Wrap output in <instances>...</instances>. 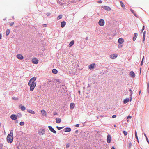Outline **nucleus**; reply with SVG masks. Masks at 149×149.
<instances>
[{"mask_svg": "<svg viewBox=\"0 0 149 149\" xmlns=\"http://www.w3.org/2000/svg\"><path fill=\"white\" fill-rule=\"evenodd\" d=\"M132 145V143L131 142H130L129 143V147L130 148H131V147Z\"/></svg>", "mask_w": 149, "mask_h": 149, "instance_id": "36", "label": "nucleus"}, {"mask_svg": "<svg viewBox=\"0 0 149 149\" xmlns=\"http://www.w3.org/2000/svg\"><path fill=\"white\" fill-rule=\"evenodd\" d=\"M144 135L145 136V137L146 138V140L147 142L149 144V141L147 137L146 136V135L145 134H144Z\"/></svg>", "mask_w": 149, "mask_h": 149, "instance_id": "29", "label": "nucleus"}, {"mask_svg": "<svg viewBox=\"0 0 149 149\" xmlns=\"http://www.w3.org/2000/svg\"><path fill=\"white\" fill-rule=\"evenodd\" d=\"M48 128L51 131L54 133L56 134V131L54 130V129L52 128L51 126H49Z\"/></svg>", "mask_w": 149, "mask_h": 149, "instance_id": "7", "label": "nucleus"}, {"mask_svg": "<svg viewBox=\"0 0 149 149\" xmlns=\"http://www.w3.org/2000/svg\"><path fill=\"white\" fill-rule=\"evenodd\" d=\"M131 10V11L134 14V15L136 16V17H137V16L136 15V14H135L134 13V10Z\"/></svg>", "mask_w": 149, "mask_h": 149, "instance_id": "35", "label": "nucleus"}, {"mask_svg": "<svg viewBox=\"0 0 149 149\" xmlns=\"http://www.w3.org/2000/svg\"><path fill=\"white\" fill-rule=\"evenodd\" d=\"M2 148V147H1V148H0V149H3Z\"/></svg>", "mask_w": 149, "mask_h": 149, "instance_id": "60", "label": "nucleus"}, {"mask_svg": "<svg viewBox=\"0 0 149 149\" xmlns=\"http://www.w3.org/2000/svg\"><path fill=\"white\" fill-rule=\"evenodd\" d=\"M131 116H129L128 117H127V119H128V118H131Z\"/></svg>", "mask_w": 149, "mask_h": 149, "instance_id": "44", "label": "nucleus"}, {"mask_svg": "<svg viewBox=\"0 0 149 149\" xmlns=\"http://www.w3.org/2000/svg\"><path fill=\"white\" fill-rule=\"evenodd\" d=\"M13 139V130H11L10 131V133L7 136V140L9 143H11L12 142Z\"/></svg>", "mask_w": 149, "mask_h": 149, "instance_id": "2", "label": "nucleus"}, {"mask_svg": "<svg viewBox=\"0 0 149 149\" xmlns=\"http://www.w3.org/2000/svg\"><path fill=\"white\" fill-rule=\"evenodd\" d=\"M144 28H145V26H143V28H142V31H143V30L144 29Z\"/></svg>", "mask_w": 149, "mask_h": 149, "instance_id": "45", "label": "nucleus"}, {"mask_svg": "<svg viewBox=\"0 0 149 149\" xmlns=\"http://www.w3.org/2000/svg\"><path fill=\"white\" fill-rule=\"evenodd\" d=\"M114 127H116V125H114Z\"/></svg>", "mask_w": 149, "mask_h": 149, "instance_id": "59", "label": "nucleus"}, {"mask_svg": "<svg viewBox=\"0 0 149 149\" xmlns=\"http://www.w3.org/2000/svg\"><path fill=\"white\" fill-rule=\"evenodd\" d=\"M37 79L36 77H34L31 78L28 83V85L30 86V90L31 91H32L35 88L36 83L35 82Z\"/></svg>", "mask_w": 149, "mask_h": 149, "instance_id": "1", "label": "nucleus"}, {"mask_svg": "<svg viewBox=\"0 0 149 149\" xmlns=\"http://www.w3.org/2000/svg\"><path fill=\"white\" fill-rule=\"evenodd\" d=\"M45 131L43 129L41 131L39 132V134L41 135H43L45 133Z\"/></svg>", "mask_w": 149, "mask_h": 149, "instance_id": "25", "label": "nucleus"}, {"mask_svg": "<svg viewBox=\"0 0 149 149\" xmlns=\"http://www.w3.org/2000/svg\"><path fill=\"white\" fill-rule=\"evenodd\" d=\"M145 32H144L143 33V36H144V35H145Z\"/></svg>", "mask_w": 149, "mask_h": 149, "instance_id": "54", "label": "nucleus"}, {"mask_svg": "<svg viewBox=\"0 0 149 149\" xmlns=\"http://www.w3.org/2000/svg\"><path fill=\"white\" fill-rule=\"evenodd\" d=\"M74 40H72L71 41L70 43H69V47H71L72 46L73 44L74 43Z\"/></svg>", "mask_w": 149, "mask_h": 149, "instance_id": "20", "label": "nucleus"}, {"mask_svg": "<svg viewBox=\"0 0 149 149\" xmlns=\"http://www.w3.org/2000/svg\"><path fill=\"white\" fill-rule=\"evenodd\" d=\"M56 122L57 123H59L61 122V119L58 118H56Z\"/></svg>", "mask_w": 149, "mask_h": 149, "instance_id": "21", "label": "nucleus"}, {"mask_svg": "<svg viewBox=\"0 0 149 149\" xmlns=\"http://www.w3.org/2000/svg\"><path fill=\"white\" fill-rule=\"evenodd\" d=\"M62 17V15H59L57 17V20H59L60 19H61Z\"/></svg>", "mask_w": 149, "mask_h": 149, "instance_id": "28", "label": "nucleus"}, {"mask_svg": "<svg viewBox=\"0 0 149 149\" xmlns=\"http://www.w3.org/2000/svg\"><path fill=\"white\" fill-rule=\"evenodd\" d=\"M135 136L136 138L137 139V140H138V137L137 135H135Z\"/></svg>", "mask_w": 149, "mask_h": 149, "instance_id": "46", "label": "nucleus"}, {"mask_svg": "<svg viewBox=\"0 0 149 149\" xmlns=\"http://www.w3.org/2000/svg\"><path fill=\"white\" fill-rule=\"evenodd\" d=\"M130 75L132 77H135V75L133 71H131L130 73Z\"/></svg>", "mask_w": 149, "mask_h": 149, "instance_id": "16", "label": "nucleus"}, {"mask_svg": "<svg viewBox=\"0 0 149 149\" xmlns=\"http://www.w3.org/2000/svg\"><path fill=\"white\" fill-rule=\"evenodd\" d=\"M14 23L13 22H11L10 24V26H12L14 24Z\"/></svg>", "mask_w": 149, "mask_h": 149, "instance_id": "38", "label": "nucleus"}, {"mask_svg": "<svg viewBox=\"0 0 149 149\" xmlns=\"http://www.w3.org/2000/svg\"><path fill=\"white\" fill-rule=\"evenodd\" d=\"M135 135H137L136 131V132H135Z\"/></svg>", "mask_w": 149, "mask_h": 149, "instance_id": "53", "label": "nucleus"}, {"mask_svg": "<svg viewBox=\"0 0 149 149\" xmlns=\"http://www.w3.org/2000/svg\"><path fill=\"white\" fill-rule=\"evenodd\" d=\"M43 26L44 27H46L47 26V25L46 24H44L43 25Z\"/></svg>", "mask_w": 149, "mask_h": 149, "instance_id": "50", "label": "nucleus"}, {"mask_svg": "<svg viewBox=\"0 0 149 149\" xmlns=\"http://www.w3.org/2000/svg\"><path fill=\"white\" fill-rule=\"evenodd\" d=\"M137 141H138V143H139V140H137Z\"/></svg>", "mask_w": 149, "mask_h": 149, "instance_id": "58", "label": "nucleus"}, {"mask_svg": "<svg viewBox=\"0 0 149 149\" xmlns=\"http://www.w3.org/2000/svg\"><path fill=\"white\" fill-rule=\"evenodd\" d=\"M3 146V145L2 144H0V147H2Z\"/></svg>", "mask_w": 149, "mask_h": 149, "instance_id": "48", "label": "nucleus"}, {"mask_svg": "<svg viewBox=\"0 0 149 149\" xmlns=\"http://www.w3.org/2000/svg\"><path fill=\"white\" fill-rule=\"evenodd\" d=\"M97 2L99 3H102V1H99Z\"/></svg>", "mask_w": 149, "mask_h": 149, "instance_id": "41", "label": "nucleus"}, {"mask_svg": "<svg viewBox=\"0 0 149 149\" xmlns=\"http://www.w3.org/2000/svg\"><path fill=\"white\" fill-rule=\"evenodd\" d=\"M27 111L28 112L32 114H34L35 113V112L32 110L29 109L27 110Z\"/></svg>", "mask_w": 149, "mask_h": 149, "instance_id": "22", "label": "nucleus"}, {"mask_svg": "<svg viewBox=\"0 0 149 149\" xmlns=\"http://www.w3.org/2000/svg\"><path fill=\"white\" fill-rule=\"evenodd\" d=\"M118 56V55L116 54H113L110 56V58L112 59H114Z\"/></svg>", "mask_w": 149, "mask_h": 149, "instance_id": "6", "label": "nucleus"}, {"mask_svg": "<svg viewBox=\"0 0 149 149\" xmlns=\"http://www.w3.org/2000/svg\"><path fill=\"white\" fill-rule=\"evenodd\" d=\"M24 124V122H21L20 123V125L21 126H23Z\"/></svg>", "mask_w": 149, "mask_h": 149, "instance_id": "30", "label": "nucleus"}, {"mask_svg": "<svg viewBox=\"0 0 149 149\" xmlns=\"http://www.w3.org/2000/svg\"><path fill=\"white\" fill-rule=\"evenodd\" d=\"M148 85V93H149V83L148 82L147 83Z\"/></svg>", "mask_w": 149, "mask_h": 149, "instance_id": "34", "label": "nucleus"}, {"mask_svg": "<svg viewBox=\"0 0 149 149\" xmlns=\"http://www.w3.org/2000/svg\"><path fill=\"white\" fill-rule=\"evenodd\" d=\"M57 113L56 112H54L53 113V114L54 115H57Z\"/></svg>", "mask_w": 149, "mask_h": 149, "instance_id": "42", "label": "nucleus"}, {"mask_svg": "<svg viewBox=\"0 0 149 149\" xmlns=\"http://www.w3.org/2000/svg\"><path fill=\"white\" fill-rule=\"evenodd\" d=\"M2 37V35L1 33H0V39H1V38Z\"/></svg>", "mask_w": 149, "mask_h": 149, "instance_id": "49", "label": "nucleus"}, {"mask_svg": "<svg viewBox=\"0 0 149 149\" xmlns=\"http://www.w3.org/2000/svg\"><path fill=\"white\" fill-rule=\"evenodd\" d=\"M137 36V34L135 33L134 34V36L133 38V40L134 41L136 40Z\"/></svg>", "mask_w": 149, "mask_h": 149, "instance_id": "15", "label": "nucleus"}, {"mask_svg": "<svg viewBox=\"0 0 149 149\" xmlns=\"http://www.w3.org/2000/svg\"><path fill=\"white\" fill-rule=\"evenodd\" d=\"M76 127H79V124H77L75 125Z\"/></svg>", "mask_w": 149, "mask_h": 149, "instance_id": "47", "label": "nucleus"}, {"mask_svg": "<svg viewBox=\"0 0 149 149\" xmlns=\"http://www.w3.org/2000/svg\"><path fill=\"white\" fill-rule=\"evenodd\" d=\"M52 72L54 74H56L58 72V71L57 70L54 69L52 70Z\"/></svg>", "mask_w": 149, "mask_h": 149, "instance_id": "23", "label": "nucleus"}, {"mask_svg": "<svg viewBox=\"0 0 149 149\" xmlns=\"http://www.w3.org/2000/svg\"><path fill=\"white\" fill-rule=\"evenodd\" d=\"M66 25V22L65 21H63L61 22V26L62 28L64 27Z\"/></svg>", "mask_w": 149, "mask_h": 149, "instance_id": "14", "label": "nucleus"}, {"mask_svg": "<svg viewBox=\"0 0 149 149\" xmlns=\"http://www.w3.org/2000/svg\"><path fill=\"white\" fill-rule=\"evenodd\" d=\"M17 57L20 60H22L24 58L23 56L21 54H18L17 55Z\"/></svg>", "mask_w": 149, "mask_h": 149, "instance_id": "8", "label": "nucleus"}, {"mask_svg": "<svg viewBox=\"0 0 149 149\" xmlns=\"http://www.w3.org/2000/svg\"><path fill=\"white\" fill-rule=\"evenodd\" d=\"M32 62L33 64H37L38 62V60L36 58L32 59Z\"/></svg>", "mask_w": 149, "mask_h": 149, "instance_id": "5", "label": "nucleus"}, {"mask_svg": "<svg viewBox=\"0 0 149 149\" xmlns=\"http://www.w3.org/2000/svg\"><path fill=\"white\" fill-rule=\"evenodd\" d=\"M129 101V98H127L125 99L124 100L123 102L124 104H126Z\"/></svg>", "mask_w": 149, "mask_h": 149, "instance_id": "24", "label": "nucleus"}, {"mask_svg": "<svg viewBox=\"0 0 149 149\" xmlns=\"http://www.w3.org/2000/svg\"><path fill=\"white\" fill-rule=\"evenodd\" d=\"M131 92H132V90H131V89H130L129 90Z\"/></svg>", "mask_w": 149, "mask_h": 149, "instance_id": "56", "label": "nucleus"}, {"mask_svg": "<svg viewBox=\"0 0 149 149\" xmlns=\"http://www.w3.org/2000/svg\"><path fill=\"white\" fill-rule=\"evenodd\" d=\"M144 58V56L143 57V59H142V60L141 62V66H142L143 65V64Z\"/></svg>", "mask_w": 149, "mask_h": 149, "instance_id": "33", "label": "nucleus"}, {"mask_svg": "<svg viewBox=\"0 0 149 149\" xmlns=\"http://www.w3.org/2000/svg\"><path fill=\"white\" fill-rule=\"evenodd\" d=\"M70 107L71 109H73L75 107V104L73 103H71L70 104Z\"/></svg>", "mask_w": 149, "mask_h": 149, "instance_id": "12", "label": "nucleus"}, {"mask_svg": "<svg viewBox=\"0 0 149 149\" xmlns=\"http://www.w3.org/2000/svg\"><path fill=\"white\" fill-rule=\"evenodd\" d=\"M51 14V13H47V14H46V15L47 16H50V15Z\"/></svg>", "mask_w": 149, "mask_h": 149, "instance_id": "39", "label": "nucleus"}, {"mask_svg": "<svg viewBox=\"0 0 149 149\" xmlns=\"http://www.w3.org/2000/svg\"><path fill=\"white\" fill-rule=\"evenodd\" d=\"M118 42L120 44H122L124 42V40L122 38H120L118 39Z\"/></svg>", "mask_w": 149, "mask_h": 149, "instance_id": "11", "label": "nucleus"}, {"mask_svg": "<svg viewBox=\"0 0 149 149\" xmlns=\"http://www.w3.org/2000/svg\"><path fill=\"white\" fill-rule=\"evenodd\" d=\"M20 109L22 111H24L25 110L26 108L24 106H22V105H20L19 106V107H20Z\"/></svg>", "mask_w": 149, "mask_h": 149, "instance_id": "17", "label": "nucleus"}, {"mask_svg": "<svg viewBox=\"0 0 149 149\" xmlns=\"http://www.w3.org/2000/svg\"><path fill=\"white\" fill-rule=\"evenodd\" d=\"M122 45H120V46L119 45H118V47L119 48L121 47H122Z\"/></svg>", "mask_w": 149, "mask_h": 149, "instance_id": "51", "label": "nucleus"}, {"mask_svg": "<svg viewBox=\"0 0 149 149\" xmlns=\"http://www.w3.org/2000/svg\"><path fill=\"white\" fill-rule=\"evenodd\" d=\"M103 8L107 11H110L111 10V8L107 6H104Z\"/></svg>", "mask_w": 149, "mask_h": 149, "instance_id": "13", "label": "nucleus"}, {"mask_svg": "<svg viewBox=\"0 0 149 149\" xmlns=\"http://www.w3.org/2000/svg\"><path fill=\"white\" fill-rule=\"evenodd\" d=\"M145 35H144V36H143V42H144L145 41Z\"/></svg>", "mask_w": 149, "mask_h": 149, "instance_id": "37", "label": "nucleus"}, {"mask_svg": "<svg viewBox=\"0 0 149 149\" xmlns=\"http://www.w3.org/2000/svg\"><path fill=\"white\" fill-rule=\"evenodd\" d=\"M105 22L104 21L103 19H100L98 22V24L99 25L101 26H104V24Z\"/></svg>", "mask_w": 149, "mask_h": 149, "instance_id": "3", "label": "nucleus"}, {"mask_svg": "<svg viewBox=\"0 0 149 149\" xmlns=\"http://www.w3.org/2000/svg\"><path fill=\"white\" fill-rule=\"evenodd\" d=\"M71 130L70 128L67 127L65 129V132H70L71 131Z\"/></svg>", "mask_w": 149, "mask_h": 149, "instance_id": "19", "label": "nucleus"}, {"mask_svg": "<svg viewBox=\"0 0 149 149\" xmlns=\"http://www.w3.org/2000/svg\"><path fill=\"white\" fill-rule=\"evenodd\" d=\"M131 100H132V99L131 98L130 100V101H131Z\"/></svg>", "mask_w": 149, "mask_h": 149, "instance_id": "62", "label": "nucleus"}, {"mask_svg": "<svg viewBox=\"0 0 149 149\" xmlns=\"http://www.w3.org/2000/svg\"><path fill=\"white\" fill-rule=\"evenodd\" d=\"M78 132V131H76V132Z\"/></svg>", "mask_w": 149, "mask_h": 149, "instance_id": "61", "label": "nucleus"}, {"mask_svg": "<svg viewBox=\"0 0 149 149\" xmlns=\"http://www.w3.org/2000/svg\"><path fill=\"white\" fill-rule=\"evenodd\" d=\"M41 112L42 114H44V116H46L47 115V113L44 110H41Z\"/></svg>", "mask_w": 149, "mask_h": 149, "instance_id": "18", "label": "nucleus"}, {"mask_svg": "<svg viewBox=\"0 0 149 149\" xmlns=\"http://www.w3.org/2000/svg\"><path fill=\"white\" fill-rule=\"evenodd\" d=\"M95 65V63H93L90 64L89 66V68L90 70L93 69L94 68Z\"/></svg>", "mask_w": 149, "mask_h": 149, "instance_id": "10", "label": "nucleus"}, {"mask_svg": "<svg viewBox=\"0 0 149 149\" xmlns=\"http://www.w3.org/2000/svg\"><path fill=\"white\" fill-rule=\"evenodd\" d=\"M123 133H124V134L125 136H126L127 135V132L125 131H123Z\"/></svg>", "mask_w": 149, "mask_h": 149, "instance_id": "32", "label": "nucleus"}, {"mask_svg": "<svg viewBox=\"0 0 149 149\" xmlns=\"http://www.w3.org/2000/svg\"><path fill=\"white\" fill-rule=\"evenodd\" d=\"M56 127L58 130H60L63 128L64 127H58V126H57Z\"/></svg>", "mask_w": 149, "mask_h": 149, "instance_id": "31", "label": "nucleus"}, {"mask_svg": "<svg viewBox=\"0 0 149 149\" xmlns=\"http://www.w3.org/2000/svg\"><path fill=\"white\" fill-rule=\"evenodd\" d=\"M17 116L15 115H12L10 116L11 118L13 120H15L17 118Z\"/></svg>", "mask_w": 149, "mask_h": 149, "instance_id": "9", "label": "nucleus"}, {"mask_svg": "<svg viewBox=\"0 0 149 149\" xmlns=\"http://www.w3.org/2000/svg\"><path fill=\"white\" fill-rule=\"evenodd\" d=\"M10 33V30L9 29H8L6 31V35H8Z\"/></svg>", "mask_w": 149, "mask_h": 149, "instance_id": "27", "label": "nucleus"}, {"mask_svg": "<svg viewBox=\"0 0 149 149\" xmlns=\"http://www.w3.org/2000/svg\"><path fill=\"white\" fill-rule=\"evenodd\" d=\"M15 99V98H13V100H14Z\"/></svg>", "mask_w": 149, "mask_h": 149, "instance_id": "57", "label": "nucleus"}, {"mask_svg": "<svg viewBox=\"0 0 149 149\" xmlns=\"http://www.w3.org/2000/svg\"><path fill=\"white\" fill-rule=\"evenodd\" d=\"M69 146H70L69 144L68 143L66 145V148H68L69 147Z\"/></svg>", "mask_w": 149, "mask_h": 149, "instance_id": "40", "label": "nucleus"}, {"mask_svg": "<svg viewBox=\"0 0 149 149\" xmlns=\"http://www.w3.org/2000/svg\"><path fill=\"white\" fill-rule=\"evenodd\" d=\"M111 137L110 135H108L107 138V142L108 143H109L111 141Z\"/></svg>", "mask_w": 149, "mask_h": 149, "instance_id": "4", "label": "nucleus"}, {"mask_svg": "<svg viewBox=\"0 0 149 149\" xmlns=\"http://www.w3.org/2000/svg\"><path fill=\"white\" fill-rule=\"evenodd\" d=\"M111 149H115V148L114 146H113L112 147Z\"/></svg>", "mask_w": 149, "mask_h": 149, "instance_id": "52", "label": "nucleus"}, {"mask_svg": "<svg viewBox=\"0 0 149 149\" xmlns=\"http://www.w3.org/2000/svg\"><path fill=\"white\" fill-rule=\"evenodd\" d=\"M120 3L121 4V7L124 8L125 7V5L123 3L122 1H120Z\"/></svg>", "mask_w": 149, "mask_h": 149, "instance_id": "26", "label": "nucleus"}, {"mask_svg": "<svg viewBox=\"0 0 149 149\" xmlns=\"http://www.w3.org/2000/svg\"><path fill=\"white\" fill-rule=\"evenodd\" d=\"M116 117V115H113L112 116V118H115Z\"/></svg>", "mask_w": 149, "mask_h": 149, "instance_id": "43", "label": "nucleus"}, {"mask_svg": "<svg viewBox=\"0 0 149 149\" xmlns=\"http://www.w3.org/2000/svg\"><path fill=\"white\" fill-rule=\"evenodd\" d=\"M140 93H141V91H140L139 92V95H140Z\"/></svg>", "mask_w": 149, "mask_h": 149, "instance_id": "55", "label": "nucleus"}]
</instances>
